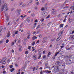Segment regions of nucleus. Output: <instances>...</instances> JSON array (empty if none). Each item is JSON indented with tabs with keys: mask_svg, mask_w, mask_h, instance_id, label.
Masks as SVG:
<instances>
[{
	"mask_svg": "<svg viewBox=\"0 0 74 74\" xmlns=\"http://www.w3.org/2000/svg\"><path fill=\"white\" fill-rule=\"evenodd\" d=\"M59 66L62 67V71H65V70H64V69H65V64H64V63H61L59 65Z\"/></svg>",
	"mask_w": 74,
	"mask_h": 74,
	"instance_id": "nucleus-1",
	"label": "nucleus"
},
{
	"mask_svg": "<svg viewBox=\"0 0 74 74\" xmlns=\"http://www.w3.org/2000/svg\"><path fill=\"white\" fill-rule=\"evenodd\" d=\"M2 30H3V32H4L5 30V28H3V27L1 26L0 28V33H1Z\"/></svg>",
	"mask_w": 74,
	"mask_h": 74,
	"instance_id": "nucleus-2",
	"label": "nucleus"
},
{
	"mask_svg": "<svg viewBox=\"0 0 74 74\" xmlns=\"http://www.w3.org/2000/svg\"><path fill=\"white\" fill-rule=\"evenodd\" d=\"M64 32V31H61L58 34L59 36H62L63 34V33Z\"/></svg>",
	"mask_w": 74,
	"mask_h": 74,
	"instance_id": "nucleus-3",
	"label": "nucleus"
},
{
	"mask_svg": "<svg viewBox=\"0 0 74 74\" xmlns=\"http://www.w3.org/2000/svg\"><path fill=\"white\" fill-rule=\"evenodd\" d=\"M45 67H46V68L47 69H50V67H49L48 66L47 63H46L45 64Z\"/></svg>",
	"mask_w": 74,
	"mask_h": 74,
	"instance_id": "nucleus-4",
	"label": "nucleus"
},
{
	"mask_svg": "<svg viewBox=\"0 0 74 74\" xmlns=\"http://www.w3.org/2000/svg\"><path fill=\"white\" fill-rule=\"evenodd\" d=\"M5 11H8V7H6L5 8V10L3 11V12H5Z\"/></svg>",
	"mask_w": 74,
	"mask_h": 74,
	"instance_id": "nucleus-5",
	"label": "nucleus"
},
{
	"mask_svg": "<svg viewBox=\"0 0 74 74\" xmlns=\"http://www.w3.org/2000/svg\"><path fill=\"white\" fill-rule=\"evenodd\" d=\"M5 7L4 6V5H2L1 7V12H2L4 9Z\"/></svg>",
	"mask_w": 74,
	"mask_h": 74,
	"instance_id": "nucleus-6",
	"label": "nucleus"
},
{
	"mask_svg": "<svg viewBox=\"0 0 74 74\" xmlns=\"http://www.w3.org/2000/svg\"><path fill=\"white\" fill-rule=\"evenodd\" d=\"M59 53H60L61 55H62L63 53V51H62L61 50L60 51H59L57 52Z\"/></svg>",
	"mask_w": 74,
	"mask_h": 74,
	"instance_id": "nucleus-7",
	"label": "nucleus"
},
{
	"mask_svg": "<svg viewBox=\"0 0 74 74\" xmlns=\"http://www.w3.org/2000/svg\"><path fill=\"white\" fill-rule=\"evenodd\" d=\"M60 62L59 61H57L56 62L55 64L57 66L58 65H59V64H60Z\"/></svg>",
	"mask_w": 74,
	"mask_h": 74,
	"instance_id": "nucleus-8",
	"label": "nucleus"
},
{
	"mask_svg": "<svg viewBox=\"0 0 74 74\" xmlns=\"http://www.w3.org/2000/svg\"><path fill=\"white\" fill-rule=\"evenodd\" d=\"M33 58H34V60H37V58L36 57V56L35 55H34L33 56Z\"/></svg>",
	"mask_w": 74,
	"mask_h": 74,
	"instance_id": "nucleus-9",
	"label": "nucleus"
},
{
	"mask_svg": "<svg viewBox=\"0 0 74 74\" xmlns=\"http://www.w3.org/2000/svg\"><path fill=\"white\" fill-rule=\"evenodd\" d=\"M54 69L56 70H59V66H56L54 68Z\"/></svg>",
	"mask_w": 74,
	"mask_h": 74,
	"instance_id": "nucleus-10",
	"label": "nucleus"
},
{
	"mask_svg": "<svg viewBox=\"0 0 74 74\" xmlns=\"http://www.w3.org/2000/svg\"><path fill=\"white\" fill-rule=\"evenodd\" d=\"M48 55L47 56L48 57H49V55H51V54L52 53L51 52L48 51Z\"/></svg>",
	"mask_w": 74,
	"mask_h": 74,
	"instance_id": "nucleus-11",
	"label": "nucleus"
},
{
	"mask_svg": "<svg viewBox=\"0 0 74 74\" xmlns=\"http://www.w3.org/2000/svg\"><path fill=\"white\" fill-rule=\"evenodd\" d=\"M18 31H17L16 32L14 31L13 32V33H14L15 34H18Z\"/></svg>",
	"mask_w": 74,
	"mask_h": 74,
	"instance_id": "nucleus-12",
	"label": "nucleus"
},
{
	"mask_svg": "<svg viewBox=\"0 0 74 74\" xmlns=\"http://www.w3.org/2000/svg\"><path fill=\"white\" fill-rule=\"evenodd\" d=\"M61 38H62V37L60 36L57 39V41H59L60 39H61Z\"/></svg>",
	"mask_w": 74,
	"mask_h": 74,
	"instance_id": "nucleus-13",
	"label": "nucleus"
},
{
	"mask_svg": "<svg viewBox=\"0 0 74 74\" xmlns=\"http://www.w3.org/2000/svg\"><path fill=\"white\" fill-rule=\"evenodd\" d=\"M21 11V10H18L17 9L16 10V12H18V13H19Z\"/></svg>",
	"mask_w": 74,
	"mask_h": 74,
	"instance_id": "nucleus-14",
	"label": "nucleus"
},
{
	"mask_svg": "<svg viewBox=\"0 0 74 74\" xmlns=\"http://www.w3.org/2000/svg\"><path fill=\"white\" fill-rule=\"evenodd\" d=\"M37 37L36 36H34L32 38V39H33V40H36V39H37Z\"/></svg>",
	"mask_w": 74,
	"mask_h": 74,
	"instance_id": "nucleus-15",
	"label": "nucleus"
},
{
	"mask_svg": "<svg viewBox=\"0 0 74 74\" xmlns=\"http://www.w3.org/2000/svg\"><path fill=\"white\" fill-rule=\"evenodd\" d=\"M10 33V32H8V34L7 35V37H9L11 36Z\"/></svg>",
	"mask_w": 74,
	"mask_h": 74,
	"instance_id": "nucleus-16",
	"label": "nucleus"
},
{
	"mask_svg": "<svg viewBox=\"0 0 74 74\" xmlns=\"http://www.w3.org/2000/svg\"><path fill=\"white\" fill-rule=\"evenodd\" d=\"M3 13H4L5 16L6 17V18L8 17V14L6 13L5 12H3Z\"/></svg>",
	"mask_w": 74,
	"mask_h": 74,
	"instance_id": "nucleus-17",
	"label": "nucleus"
},
{
	"mask_svg": "<svg viewBox=\"0 0 74 74\" xmlns=\"http://www.w3.org/2000/svg\"><path fill=\"white\" fill-rule=\"evenodd\" d=\"M29 18H28L26 20V22H29L30 21V19H29Z\"/></svg>",
	"mask_w": 74,
	"mask_h": 74,
	"instance_id": "nucleus-18",
	"label": "nucleus"
},
{
	"mask_svg": "<svg viewBox=\"0 0 74 74\" xmlns=\"http://www.w3.org/2000/svg\"><path fill=\"white\" fill-rule=\"evenodd\" d=\"M69 23H71V22H72V19L70 18H69Z\"/></svg>",
	"mask_w": 74,
	"mask_h": 74,
	"instance_id": "nucleus-19",
	"label": "nucleus"
},
{
	"mask_svg": "<svg viewBox=\"0 0 74 74\" xmlns=\"http://www.w3.org/2000/svg\"><path fill=\"white\" fill-rule=\"evenodd\" d=\"M11 72H13V71L15 70V69L12 68V69L10 70Z\"/></svg>",
	"mask_w": 74,
	"mask_h": 74,
	"instance_id": "nucleus-20",
	"label": "nucleus"
},
{
	"mask_svg": "<svg viewBox=\"0 0 74 74\" xmlns=\"http://www.w3.org/2000/svg\"><path fill=\"white\" fill-rule=\"evenodd\" d=\"M51 24H52V23L51 22H49L48 24L47 25L48 26H50Z\"/></svg>",
	"mask_w": 74,
	"mask_h": 74,
	"instance_id": "nucleus-21",
	"label": "nucleus"
},
{
	"mask_svg": "<svg viewBox=\"0 0 74 74\" xmlns=\"http://www.w3.org/2000/svg\"><path fill=\"white\" fill-rule=\"evenodd\" d=\"M56 11H52L51 12V13H52V14H55V13H56Z\"/></svg>",
	"mask_w": 74,
	"mask_h": 74,
	"instance_id": "nucleus-22",
	"label": "nucleus"
},
{
	"mask_svg": "<svg viewBox=\"0 0 74 74\" xmlns=\"http://www.w3.org/2000/svg\"><path fill=\"white\" fill-rule=\"evenodd\" d=\"M70 74H74V71H72Z\"/></svg>",
	"mask_w": 74,
	"mask_h": 74,
	"instance_id": "nucleus-23",
	"label": "nucleus"
},
{
	"mask_svg": "<svg viewBox=\"0 0 74 74\" xmlns=\"http://www.w3.org/2000/svg\"><path fill=\"white\" fill-rule=\"evenodd\" d=\"M63 24H61L60 25V27H63Z\"/></svg>",
	"mask_w": 74,
	"mask_h": 74,
	"instance_id": "nucleus-24",
	"label": "nucleus"
},
{
	"mask_svg": "<svg viewBox=\"0 0 74 74\" xmlns=\"http://www.w3.org/2000/svg\"><path fill=\"white\" fill-rule=\"evenodd\" d=\"M3 5H4V6L5 7H7V3H5Z\"/></svg>",
	"mask_w": 74,
	"mask_h": 74,
	"instance_id": "nucleus-25",
	"label": "nucleus"
},
{
	"mask_svg": "<svg viewBox=\"0 0 74 74\" xmlns=\"http://www.w3.org/2000/svg\"><path fill=\"white\" fill-rule=\"evenodd\" d=\"M65 57H66V58H68V59H70V56H65Z\"/></svg>",
	"mask_w": 74,
	"mask_h": 74,
	"instance_id": "nucleus-26",
	"label": "nucleus"
},
{
	"mask_svg": "<svg viewBox=\"0 0 74 74\" xmlns=\"http://www.w3.org/2000/svg\"><path fill=\"white\" fill-rule=\"evenodd\" d=\"M11 46H12L13 45H14V42H12V43H11Z\"/></svg>",
	"mask_w": 74,
	"mask_h": 74,
	"instance_id": "nucleus-27",
	"label": "nucleus"
},
{
	"mask_svg": "<svg viewBox=\"0 0 74 74\" xmlns=\"http://www.w3.org/2000/svg\"><path fill=\"white\" fill-rule=\"evenodd\" d=\"M66 18H65L63 20L64 22H66Z\"/></svg>",
	"mask_w": 74,
	"mask_h": 74,
	"instance_id": "nucleus-28",
	"label": "nucleus"
},
{
	"mask_svg": "<svg viewBox=\"0 0 74 74\" xmlns=\"http://www.w3.org/2000/svg\"><path fill=\"white\" fill-rule=\"evenodd\" d=\"M9 18L8 17H7V19L6 20V21H7V22H8V21H9Z\"/></svg>",
	"mask_w": 74,
	"mask_h": 74,
	"instance_id": "nucleus-29",
	"label": "nucleus"
},
{
	"mask_svg": "<svg viewBox=\"0 0 74 74\" xmlns=\"http://www.w3.org/2000/svg\"><path fill=\"white\" fill-rule=\"evenodd\" d=\"M13 67V66H12V65H10V69H12Z\"/></svg>",
	"mask_w": 74,
	"mask_h": 74,
	"instance_id": "nucleus-30",
	"label": "nucleus"
},
{
	"mask_svg": "<svg viewBox=\"0 0 74 74\" xmlns=\"http://www.w3.org/2000/svg\"><path fill=\"white\" fill-rule=\"evenodd\" d=\"M9 42V40H6V43H8Z\"/></svg>",
	"mask_w": 74,
	"mask_h": 74,
	"instance_id": "nucleus-31",
	"label": "nucleus"
},
{
	"mask_svg": "<svg viewBox=\"0 0 74 74\" xmlns=\"http://www.w3.org/2000/svg\"><path fill=\"white\" fill-rule=\"evenodd\" d=\"M46 56H43V59H45V58H46Z\"/></svg>",
	"mask_w": 74,
	"mask_h": 74,
	"instance_id": "nucleus-32",
	"label": "nucleus"
},
{
	"mask_svg": "<svg viewBox=\"0 0 74 74\" xmlns=\"http://www.w3.org/2000/svg\"><path fill=\"white\" fill-rule=\"evenodd\" d=\"M20 20H19V18H18L16 20V22H19V21Z\"/></svg>",
	"mask_w": 74,
	"mask_h": 74,
	"instance_id": "nucleus-33",
	"label": "nucleus"
},
{
	"mask_svg": "<svg viewBox=\"0 0 74 74\" xmlns=\"http://www.w3.org/2000/svg\"><path fill=\"white\" fill-rule=\"evenodd\" d=\"M39 37L40 38H41L42 37V35L41 34H40L39 35Z\"/></svg>",
	"mask_w": 74,
	"mask_h": 74,
	"instance_id": "nucleus-34",
	"label": "nucleus"
},
{
	"mask_svg": "<svg viewBox=\"0 0 74 74\" xmlns=\"http://www.w3.org/2000/svg\"><path fill=\"white\" fill-rule=\"evenodd\" d=\"M69 63H72V62H71V60H69Z\"/></svg>",
	"mask_w": 74,
	"mask_h": 74,
	"instance_id": "nucleus-35",
	"label": "nucleus"
},
{
	"mask_svg": "<svg viewBox=\"0 0 74 74\" xmlns=\"http://www.w3.org/2000/svg\"><path fill=\"white\" fill-rule=\"evenodd\" d=\"M20 15V13H18L17 14V17L18 16H19V15Z\"/></svg>",
	"mask_w": 74,
	"mask_h": 74,
	"instance_id": "nucleus-36",
	"label": "nucleus"
},
{
	"mask_svg": "<svg viewBox=\"0 0 74 74\" xmlns=\"http://www.w3.org/2000/svg\"><path fill=\"white\" fill-rule=\"evenodd\" d=\"M47 38L46 37H45L43 38V40H47Z\"/></svg>",
	"mask_w": 74,
	"mask_h": 74,
	"instance_id": "nucleus-37",
	"label": "nucleus"
},
{
	"mask_svg": "<svg viewBox=\"0 0 74 74\" xmlns=\"http://www.w3.org/2000/svg\"><path fill=\"white\" fill-rule=\"evenodd\" d=\"M40 25H39L37 27L36 29H38V28H40Z\"/></svg>",
	"mask_w": 74,
	"mask_h": 74,
	"instance_id": "nucleus-38",
	"label": "nucleus"
},
{
	"mask_svg": "<svg viewBox=\"0 0 74 74\" xmlns=\"http://www.w3.org/2000/svg\"><path fill=\"white\" fill-rule=\"evenodd\" d=\"M31 46H29L28 47V49H31Z\"/></svg>",
	"mask_w": 74,
	"mask_h": 74,
	"instance_id": "nucleus-39",
	"label": "nucleus"
},
{
	"mask_svg": "<svg viewBox=\"0 0 74 74\" xmlns=\"http://www.w3.org/2000/svg\"><path fill=\"white\" fill-rule=\"evenodd\" d=\"M25 53L26 55H27L28 54V51H26Z\"/></svg>",
	"mask_w": 74,
	"mask_h": 74,
	"instance_id": "nucleus-40",
	"label": "nucleus"
},
{
	"mask_svg": "<svg viewBox=\"0 0 74 74\" xmlns=\"http://www.w3.org/2000/svg\"><path fill=\"white\" fill-rule=\"evenodd\" d=\"M41 63H42L41 62H39L38 63V64L39 65H41Z\"/></svg>",
	"mask_w": 74,
	"mask_h": 74,
	"instance_id": "nucleus-41",
	"label": "nucleus"
},
{
	"mask_svg": "<svg viewBox=\"0 0 74 74\" xmlns=\"http://www.w3.org/2000/svg\"><path fill=\"white\" fill-rule=\"evenodd\" d=\"M30 2H29V3H32V2H33V0H30Z\"/></svg>",
	"mask_w": 74,
	"mask_h": 74,
	"instance_id": "nucleus-42",
	"label": "nucleus"
},
{
	"mask_svg": "<svg viewBox=\"0 0 74 74\" xmlns=\"http://www.w3.org/2000/svg\"><path fill=\"white\" fill-rule=\"evenodd\" d=\"M31 16H34V14H31Z\"/></svg>",
	"mask_w": 74,
	"mask_h": 74,
	"instance_id": "nucleus-43",
	"label": "nucleus"
},
{
	"mask_svg": "<svg viewBox=\"0 0 74 74\" xmlns=\"http://www.w3.org/2000/svg\"><path fill=\"white\" fill-rule=\"evenodd\" d=\"M38 22V21H37V20L36 19L35 20L34 22H35V23H37V22Z\"/></svg>",
	"mask_w": 74,
	"mask_h": 74,
	"instance_id": "nucleus-44",
	"label": "nucleus"
},
{
	"mask_svg": "<svg viewBox=\"0 0 74 74\" xmlns=\"http://www.w3.org/2000/svg\"><path fill=\"white\" fill-rule=\"evenodd\" d=\"M58 53L57 52L55 54V55H54V56H57V55H58Z\"/></svg>",
	"mask_w": 74,
	"mask_h": 74,
	"instance_id": "nucleus-45",
	"label": "nucleus"
},
{
	"mask_svg": "<svg viewBox=\"0 0 74 74\" xmlns=\"http://www.w3.org/2000/svg\"><path fill=\"white\" fill-rule=\"evenodd\" d=\"M23 2H21L20 3V5H22V4H23Z\"/></svg>",
	"mask_w": 74,
	"mask_h": 74,
	"instance_id": "nucleus-46",
	"label": "nucleus"
},
{
	"mask_svg": "<svg viewBox=\"0 0 74 74\" xmlns=\"http://www.w3.org/2000/svg\"><path fill=\"white\" fill-rule=\"evenodd\" d=\"M47 73H51V71H49L48 70H47Z\"/></svg>",
	"mask_w": 74,
	"mask_h": 74,
	"instance_id": "nucleus-47",
	"label": "nucleus"
},
{
	"mask_svg": "<svg viewBox=\"0 0 74 74\" xmlns=\"http://www.w3.org/2000/svg\"><path fill=\"white\" fill-rule=\"evenodd\" d=\"M50 17V16L49 15L47 17V19H48V18H49V17Z\"/></svg>",
	"mask_w": 74,
	"mask_h": 74,
	"instance_id": "nucleus-48",
	"label": "nucleus"
},
{
	"mask_svg": "<svg viewBox=\"0 0 74 74\" xmlns=\"http://www.w3.org/2000/svg\"><path fill=\"white\" fill-rule=\"evenodd\" d=\"M13 35H12V36H13V37H15V35L14 33H13Z\"/></svg>",
	"mask_w": 74,
	"mask_h": 74,
	"instance_id": "nucleus-49",
	"label": "nucleus"
},
{
	"mask_svg": "<svg viewBox=\"0 0 74 74\" xmlns=\"http://www.w3.org/2000/svg\"><path fill=\"white\" fill-rule=\"evenodd\" d=\"M35 44V42H34L32 44V45H33Z\"/></svg>",
	"mask_w": 74,
	"mask_h": 74,
	"instance_id": "nucleus-50",
	"label": "nucleus"
},
{
	"mask_svg": "<svg viewBox=\"0 0 74 74\" xmlns=\"http://www.w3.org/2000/svg\"><path fill=\"white\" fill-rule=\"evenodd\" d=\"M57 74H64V73H58Z\"/></svg>",
	"mask_w": 74,
	"mask_h": 74,
	"instance_id": "nucleus-51",
	"label": "nucleus"
},
{
	"mask_svg": "<svg viewBox=\"0 0 74 74\" xmlns=\"http://www.w3.org/2000/svg\"><path fill=\"white\" fill-rule=\"evenodd\" d=\"M26 5V4H24L22 5V7H25Z\"/></svg>",
	"mask_w": 74,
	"mask_h": 74,
	"instance_id": "nucleus-52",
	"label": "nucleus"
},
{
	"mask_svg": "<svg viewBox=\"0 0 74 74\" xmlns=\"http://www.w3.org/2000/svg\"><path fill=\"white\" fill-rule=\"evenodd\" d=\"M18 47L19 48H22V46L21 45H19Z\"/></svg>",
	"mask_w": 74,
	"mask_h": 74,
	"instance_id": "nucleus-53",
	"label": "nucleus"
},
{
	"mask_svg": "<svg viewBox=\"0 0 74 74\" xmlns=\"http://www.w3.org/2000/svg\"><path fill=\"white\" fill-rule=\"evenodd\" d=\"M5 61H3V64H5Z\"/></svg>",
	"mask_w": 74,
	"mask_h": 74,
	"instance_id": "nucleus-54",
	"label": "nucleus"
},
{
	"mask_svg": "<svg viewBox=\"0 0 74 74\" xmlns=\"http://www.w3.org/2000/svg\"><path fill=\"white\" fill-rule=\"evenodd\" d=\"M3 41H0V44H2V43H3Z\"/></svg>",
	"mask_w": 74,
	"mask_h": 74,
	"instance_id": "nucleus-55",
	"label": "nucleus"
},
{
	"mask_svg": "<svg viewBox=\"0 0 74 74\" xmlns=\"http://www.w3.org/2000/svg\"><path fill=\"white\" fill-rule=\"evenodd\" d=\"M60 14H59L58 16V18H60Z\"/></svg>",
	"mask_w": 74,
	"mask_h": 74,
	"instance_id": "nucleus-56",
	"label": "nucleus"
},
{
	"mask_svg": "<svg viewBox=\"0 0 74 74\" xmlns=\"http://www.w3.org/2000/svg\"><path fill=\"white\" fill-rule=\"evenodd\" d=\"M35 10H37V9H38V8L37 7H35Z\"/></svg>",
	"mask_w": 74,
	"mask_h": 74,
	"instance_id": "nucleus-57",
	"label": "nucleus"
},
{
	"mask_svg": "<svg viewBox=\"0 0 74 74\" xmlns=\"http://www.w3.org/2000/svg\"><path fill=\"white\" fill-rule=\"evenodd\" d=\"M55 57L56 56H54L52 58L53 59H55Z\"/></svg>",
	"mask_w": 74,
	"mask_h": 74,
	"instance_id": "nucleus-58",
	"label": "nucleus"
},
{
	"mask_svg": "<svg viewBox=\"0 0 74 74\" xmlns=\"http://www.w3.org/2000/svg\"><path fill=\"white\" fill-rule=\"evenodd\" d=\"M23 26H22V24H21V25H20V27L21 28V27H23Z\"/></svg>",
	"mask_w": 74,
	"mask_h": 74,
	"instance_id": "nucleus-59",
	"label": "nucleus"
},
{
	"mask_svg": "<svg viewBox=\"0 0 74 74\" xmlns=\"http://www.w3.org/2000/svg\"><path fill=\"white\" fill-rule=\"evenodd\" d=\"M19 51H22V50L21 49V48H20L19 49Z\"/></svg>",
	"mask_w": 74,
	"mask_h": 74,
	"instance_id": "nucleus-60",
	"label": "nucleus"
},
{
	"mask_svg": "<svg viewBox=\"0 0 74 74\" xmlns=\"http://www.w3.org/2000/svg\"><path fill=\"white\" fill-rule=\"evenodd\" d=\"M6 73V72L5 71H3V74H5V73Z\"/></svg>",
	"mask_w": 74,
	"mask_h": 74,
	"instance_id": "nucleus-61",
	"label": "nucleus"
},
{
	"mask_svg": "<svg viewBox=\"0 0 74 74\" xmlns=\"http://www.w3.org/2000/svg\"><path fill=\"white\" fill-rule=\"evenodd\" d=\"M36 4L37 5H39V4H40L38 2L36 3Z\"/></svg>",
	"mask_w": 74,
	"mask_h": 74,
	"instance_id": "nucleus-62",
	"label": "nucleus"
},
{
	"mask_svg": "<svg viewBox=\"0 0 74 74\" xmlns=\"http://www.w3.org/2000/svg\"><path fill=\"white\" fill-rule=\"evenodd\" d=\"M35 67H34L33 69V71H35Z\"/></svg>",
	"mask_w": 74,
	"mask_h": 74,
	"instance_id": "nucleus-63",
	"label": "nucleus"
},
{
	"mask_svg": "<svg viewBox=\"0 0 74 74\" xmlns=\"http://www.w3.org/2000/svg\"><path fill=\"white\" fill-rule=\"evenodd\" d=\"M42 71L40 73V74H42V70H41Z\"/></svg>",
	"mask_w": 74,
	"mask_h": 74,
	"instance_id": "nucleus-64",
	"label": "nucleus"
}]
</instances>
